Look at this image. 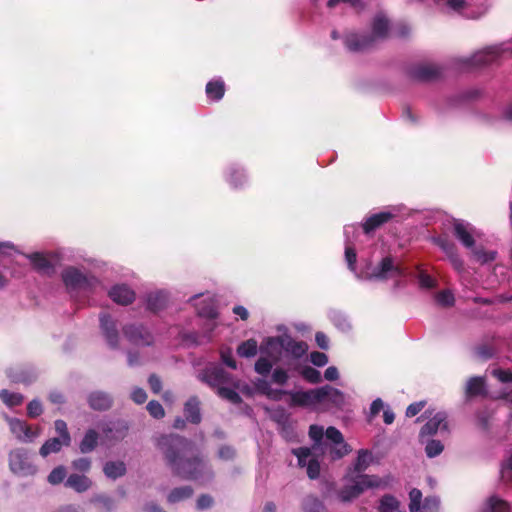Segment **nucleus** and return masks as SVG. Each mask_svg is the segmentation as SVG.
Masks as SVG:
<instances>
[{
	"instance_id": "obj_1",
	"label": "nucleus",
	"mask_w": 512,
	"mask_h": 512,
	"mask_svg": "<svg viewBox=\"0 0 512 512\" xmlns=\"http://www.w3.org/2000/svg\"><path fill=\"white\" fill-rule=\"evenodd\" d=\"M157 446L165 455L173 473L179 477L202 480L211 476L210 469L203 459H184L191 453V443L188 440L177 435H166L157 440Z\"/></svg>"
},
{
	"instance_id": "obj_2",
	"label": "nucleus",
	"mask_w": 512,
	"mask_h": 512,
	"mask_svg": "<svg viewBox=\"0 0 512 512\" xmlns=\"http://www.w3.org/2000/svg\"><path fill=\"white\" fill-rule=\"evenodd\" d=\"M200 380L217 390V394L231 403H240L241 398L237 391L246 395L252 394V389L242 384L226 373L217 365L208 366L199 376Z\"/></svg>"
},
{
	"instance_id": "obj_3",
	"label": "nucleus",
	"mask_w": 512,
	"mask_h": 512,
	"mask_svg": "<svg viewBox=\"0 0 512 512\" xmlns=\"http://www.w3.org/2000/svg\"><path fill=\"white\" fill-rule=\"evenodd\" d=\"M358 231V228L354 225H347L344 228V235L346 237V246H345V259L348 265V268L356 274V276L360 279L369 278V279H378V280H387L398 278L403 275V268L394 262V260L390 257L384 258L379 266H377L371 274H358L356 271V251L350 241V236L354 235Z\"/></svg>"
},
{
	"instance_id": "obj_4",
	"label": "nucleus",
	"mask_w": 512,
	"mask_h": 512,
	"mask_svg": "<svg viewBox=\"0 0 512 512\" xmlns=\"http://www.w3.org/2000/svg\"><path fill=\"white\" fill-rule=\"evenodd\" d=\"M386 484L387 482L377 475L353 474L347 471L341 487L337 490V499L343 503H350L368 489L385 487Z\"/></svg>"
},
{
	"instance_id": "obj_5",
	"label": "nucleus",
	"mask_w": 512,
	"mask_h": 512,
	"mask_svg": "<svg viewBox=\"0 0 512 512\" xmlns=\"http://www.w3.org/2000/svg\"><path fill=\"white\" fill-rule=\"evenodd\" d=\"M389 28L390 25L386 16L377 14L372 22V33L370 36L351 33L346 36L345 45L350 51H363L373 46L378 40L386 38Z\"/></svg>"
},
{
	"instance_id": "obj_6",
	"label": "nucleus",
	"mask_w": 512,
	"mask_h": 512,
	"mask_svg": "<svg viewBox=\"0 0 512 512\" xmlns=\"http://www.w3.org/2000/svg\"><path fill=\"white\" fill-rule=\"evenodd\" d=\"M255 388L258 392L272 400H280L282 395L288 394L291 399V405L315 410L314 389L307 391L286 392L280 389H273L271 385L263 379H259L255 382Z\"/></svg>"
},
{
	"instance_id": "obj_7",
	"label": "nucleus",
	"mask_w": 512,
	"mask_h": 512,
	"mask_svg": "<svg viewBox=\"0 0 512 512\" xmlns=\"http://www.w3.org/2000/svg\"><path fill=\"white\" fill-rule=\"evenodd\" d=\"M315 410L327 409L332 406H341L344 403V395L341 391L329 385L314 389Z\"/></svg>"
},
{
	"instance_id": "obj_8",
	"label": "nucleus",
	"mask_w": 512,
	"mask_h": 512,
	"mask_svg": "<svg viewBox=\"0 0 512 512\" xmlns=\"http://www.w3.org/2000/svg\"><path fill=\"white\" fill-rule=\"evenodd\" d=\"M503 49L499 46H491L477 51L471 57L462 58L460 61L464 68H475L494 62L501 54Z\"/></svg>"
},
{
	"instance_id": "obj_9",
	"label": "nucleus",
	"mask_w": 512,
	"mask_h": 512,
	"mask_svg": "<svg viewBox=\"0 0 512 512\" xmlns=\"http://www.w3.org/2000/svg\"><path fill=\"white\" fill-rule=\"evenodd\" d=\"M425 414L429 418L427 423L422 427L419 437L420 441L424 443L426 436H432L438 432H446L448 430L447 415L445 412L426 411Z\"/></svg>"
},
{
	"instance_id": "obj_10",
	"label": "nucleus",
	"mask_w": 512,
	"mask_h": 512,
	"mask_svg": "<svg viewBox=\"0 0 512 512\" xmlns=\"http://www.w3.org/2000/svg\"><path fill=\"white\" fill-rule=\"evenodd\" d=\"M294 455L298 459V464L301 467H307V474L309 478L315 479L320 474V464L317 460L318 451L311 450L310 448H298L293 450Z\"/></svg>"
},
{
	"instance_id": "obj_11",
	"label": "nucleus",
	"mask_w": 512,
	"mask_h": 512,
	"mask_svg": "<svg viewBox=\"0 0 512 512\" xmlns=\"http://www.w3.org/2000/svg\"><path fill=\"white\" fill-rule=\"evenodd\" d=\"M62 277L65 285L70 289L91 288L98 283L97 279L84 275L74 267L66 268Z\"/></svg>"
},
{
	"instance_id": "obj_12",
	"label": "nucleus",
	"mask_w": 512,
	"mask_h": 512,
	"mask_svg": "<svg viewBox=\"0 0 512 512\" xmlns=\"http://www.w3.org/2000/svg\"><path fill=\"white\" fill-rule=\"evenodd\" d=\"M9 464L11 471L20 476L32 475L36 472L35 466L30 463L27 453L22 449L10 453Z\"/></svg>"
},
{
	"instance_id": "obj_13",
	"label": "nucleus",
	"mask_w": 512,
	"mask_h": 512,
	"mask_svg": "<svg viewBox=\"0 0 512 512\" xmlns=\"http://www.w3.org/2000/svg\"><path fill=\"white\" fill-rule=\"evenodd\" d=\"M9 424L11 433L21 442H32L41 434V430L36 428L33 430L24 421L16 418H6Z\"/></svg>"
},
{
	"instance_id": "obj_14",
	"label": "nucleus",
	"mask_w": 512,
	"mask_h": 512,
	"mask_svg": "<svg viewBox=\"0 0 512 512\" xmlns=\"http://www.w3.org/2000/svg\"><path fill=\"white\" fill-rule=\"evenodd\" d=\"M455 237L468 249H473L475 237L479 236L478 231L470 223L463 220H455L453 223Z\"/></svg>"
},
{
	"instance_id": "obj_15",
	"label": "nucleus",
	"mask_w": 512,
	"mask_h": 512,
	"mask_svg": "<svg viewBox=\"0 0 512 512\" xmlns=\"http://www.w3.org/2000/svg\"><path fill=\"white\" fill-rule=\"evenodd\" d=\"M325 436L326 439L334 444V447L331 448L333 459L341 458L351 451L349 445L344 442L342 433L335 427H329L325 432Z\"/></svg>"
},
{
	"instance_id": "obj_16",
	"label": "nucleus",
	"mask_w": 512,
	"mask_h": 512,
	"mask_svg": "<svg viewBox=\"0 0 512 512\" xmlns=\"http://www.w3.org/2000/svg\"><path fill=\"white\" fill-rule=\"evenodd\" d=\"M282 351H284L282 336L268 337L262 342L260 346L261 354L268 357L275 363L280 360Z\"/></svg>"
},
{
	"instance_id": "obj_17",
	"label": "nucleus",
	"mask_w": 512,
	"mask_h": 512,
	"mask_svg": "<svg viewBox=\"0 0 512 512\" xmlns=\"http://www.w3.org/2000/svg\"><path fill=\"white\" fill-rule=\"evenodd\" d=\"M108 295L112 301L120 305H128L135 299V292L124 284L113 286Z\"/></svg>"
},
{
	"instance_id": "obj_18",
	"label": "nucleus",
	"mask_w": 512,
	"mask_h": 512,
	"mask_svg": "<svg viewBox=\"0 0 512 512\" xmlns=\"http://www.w3.org/2000/svg\"><path fill=\"white\" fill-rule=\"evenodd\" d=\"M124 333L137 345H149L152 343L151 334L143 327L129 326L124 329Z\"/></svg>"
},
{
	"instance_id": "obj_19",
	"label": "nucleus",
	"mask_w": 512,
	"mask_h": 512,
	"mask_svg": "<svg viewBox=\"0 0 512 512\" xmlns=\"http://www.w3.org/2000/svg\"><path fill=\"white\" fill-rule=\"evenodd\" d=\"M283 349L285 352L291 354L292 356L298 358V357H301L302 355H304L307 350H308V346L305 342H297L295 340H293L290 336L288 335H283Z\"/></svg>"
},
{
	"instance_id": "obj_20",
	"label": "nucleus",
	"mask_w": 512,
	"mask_h": 512,
	"mask_svg": "<svg viewBox=\"0 0 512 512\" xmlns=\"http://www.w3.org/2000/svg\"><path fill=\"white\" fill-rule=\"evenodd\" d=\"M373 456L372 453L368 450H360L358 452V456L356 461L353 464V467L349 468L348 471L353 472V474H363L372 463Z\"/></svg>"
},
{
	"instance_id": "obj_21",
	"label": "nucleus",
	"mask_w": 512,
	"mask_h": 512,
	"mask_svg": "<svg viewBox=\"0 0 512 512\" xmlns=\"http://www.w3.org/2000/svg\"><path fill=\"white\" fill-rule=\"evenodd\" d=\"M392 214L388 211H382L370 216L363 225V229L365 233H369L379 227L380 225L386 223L388 220L392 218Z\"/></svg>"
},
{
	"instance_id": "obj_22",
	"label": "nucleus",
	"mask_w": 512,
	"mask_h": 512,
	"mask_svg": "<svg viewBox=\"0 0 512 512\" xmlns=\"http://www.w3.org/2000/svg\"><path fill=\"white\" fill-rule=\"evenodd\" d=\"M101 328L111 346H115L118 342V333L114 322L107 315L100 317Z\"/></svg>"
},
{
	"instance_id": "obj_23",
	"label": "nucleus",
	"mask_w": 512,
	"mask_h": 512,
	"mask_svg": "<svg viewBox=\"0 0 512 512\" xmlns=\"http://www.w3.org/2000/svg\"><path fill=\"white\" fill-rule=\"evenodd\" d=\"M110 396L103 392H93L89 396V404L95 410H105L111 406Z\"/></svg>"
},
{
	"instance_id": "obj_24",
	"label": "nucleus",
	"mask_w": 512,
	"mask_h": 512,
	"mask_svg": "<svg viewBox=\"0 0 512 512\" xmlns=\"http://www.w3.org/2000/svg\"><path fill=\"white\" fill-rule=\"evenodd\" d=\"M225 84L221 79L209 81L206 85L207 97L211 100L218 101L224 96Z\"/></svg>"
},
{
	"instance_id": "obj_25",
	"label": "nucleus",
	"mask_w": 512,
	"mask_h": 512,
	"mask_svg": "<svg viewBox=\"0 0 512 512\" xmlns=\"http://www.w3.org/2000/svg\"><path fill=\"white\" fill-rule=\"evenodd\" d=\"M66 486L76 490L77 492H84L91 486V481L84 475L72 474L66 481Z\"/></svg>"
},
{
	"instance_id": "obj_26",
	"label": "nucleus",
	"mask_w": 512,
	"mask_h": 512,
	"mask_svg": "<svg viewBox=\"0 0 512 512\" xmlns=\"http://www.w3.org/2000/svg\"><path fill=\"white\" fill-rule=\"evenodd\" d=\"M103 471L107 478L114 480L125 474L126 467L121 461H110L104 465Z\"/></svg>"
},
{
	"instance_id": "obj_27",
	"label": "nucleus",
	"mask_w": 512,
	"mask_h": 512,
	"mask_svg": "<svg viewBox=\"0 0 512 512\" xmlns=\"http://www.w3.org/2000/svg\"><path fill=\"white\" fill-rule=\"evenodd\" d=\"M510 507L509 504L496 497L492 496L490 497L487 502L485 503V506L483 508V512H509Z\"/></svg>"
},
{
	"instance_id": "obj_28",
	"label": "nucleus",
	"mask_w": 512,
	"mask_h": 512,
	"mask_svg": "<svg viewBox=\"0 0 512 512\" xmlns=\"http://www.w3.org/2000/svg\"><path fill=\"white\" fill-rule=\"evenodd\" d=\"M70 443H64L63 439L53 438L46 441L40 448V454L43 457L48 456L51 453H57L63 446H68Z\"/></svg>"
},
{
	"instance_id": "obj_29",
	"label": "nucleus",
	"mask_w": 512,
	"mask_h": 512,
	"mask_svg": "<svg viewBox=\"0 0 512 512\" xmlns=\"http://www.w3.org/2000/svg\"><path fill=\"white\" fill-rule=\"evenodd\" d=\"M485 391V382L482 377H472L467 381L466 394L467 396H478Z\"/></svg>"
},
{
	"instance_id": "obj_30",
	"label": "nucleus",
	"mask_w": 512,
	"mask_h": 512,
	"mask_svg": "<svg viewBox=\"0 0 512 512\" xmlns=\"http://www.w3.org/2000/svg\"><path fill=\"white\" fill-rule=\"evenodd\" d=\"M197 311L199 316L207 318L208 320H213L217 316V311L215 307L214 300L211 297H207L203 300V305H197Z\"/></svg>"
},
{
	"instance_id": "obj_31",
	"label": "nucleus",
	"mask_w": 512,
	"mask_h": 512,
	"mask_svg": "<svg viewBox=\"0 0 512 512\" xmlns=\"http://www.w3.org/2000/svg\"><path fill=\"white\" fill-rule=\"evenodd\" d=\"M492 375L501 383L507 384L506 391L503 392V397L508 398L512 394V373L509 370L494 369Z\"/></svg>"
},
{
	"instance_id": "obj_32",
	"label": "nucleus",
	"mask_w": 512,
	"mask_h": 512,
	"mask_svg": "<svg viewBox=\"0 0 512 512\" xmlns=\"http://www.w3.org/2000/svg\"><path fill=\"white\" fill-rule=\"evenodd\" d=\"M28 258L38 271L47 272L52 267L50 259L43 253H33Z\"/></svg>"
},
{
	"instance_id": "obj_33",
	"label": "nucleus",
	"mask_w": 512,
	"mask_h": 512,
	"mask_svg": "<svg viewBox=\"0 0 512 512\" xmlns=\"http://www.w3.org/2000/svg\"><path fill=\"white\" fill-rule=\"evenodd\" d=\"M185 415L192 423L200 422L199 401L196 398H191L186 402Z\"/></svg>"
},
{
	"instance_id": "obj_34",
	"label": "nucleus",
	"mask_w": 512,
	"mask_h": 512,
	"mask_svg": "<svg viewBox=\"0 0 512 512\" xmlns=\"http://www.w3.org/2000/svg\"><path fill=\"white\" fill-rule=\"evenodd\" d=\"M257 349V341L254 339H249L247 341L242 342L238 346L237 353L240 357L250 358L256 355Z\"/></svg>"
},
{
	"instance_id": "obj_35",
	"label": "nucleus",
	"mask_w": 512,
	"mask_h": 512,
	"mask_svg": "<svg viewBox=\"0 0 512 512\" xmlns=\"http://www.w3.org/2000/svg\"><path fill=\"white\" fill-rule=\"evenodd\" d=\"M166 302L167 295L162 291L152 293L148 297V307L153 311H157L163 308Z\"/></svg>"
},
{
	"instance_id": "obj_36",
	"label": "nucleus",
	"mask_w": 512,
	"mask_h": 512,
	"mask_svg": "<svg viewBox=\"0 0 512 512\" xmlns=\"http://www.w3.org/2000/svg\"><path fill=\"white\" fill-rule=\"evenodd\" d=\"M97 444V434L94 430H89L80 443V450L83 453L92 451Z\"/></svg>"
},
{
	"instance_id": "obj_37",
	"label": "nucleus",
	"mask_w": 512,
	"mask_h": 512,
	"mask_svg": "<svg viewBox=\"0 0 512 512\" xmlns=\"http://www.w3.org/2000/svg\"><path fill=\"white\" fill-rule=\"evenodd\" d=\"M471 251L475 260L481 264L492 262L496 258V252L492 250L485 251L483 249L474 247L473 249H471Z\"/></svg>"
},
{
	"instance_id": "obj_38",
	"label": "nucleus",
	"mask_w": 512,
	"mask_h": 512,
	"mask_svg": "<svg viewBox=\"0 0 512 512\" xmlns=\"http://www.w3.org/2000/svg\"><path fill=\"white\" fill-rule=\"evenodd\" d=\"M443 450L444 445L439 440L431 439L425 443V453L429 458H434L440 455Z\"/></svg>"
},
{
	"instance_id": "obj_39",
	"label": "nucleus",
	"mask_w": 512,
	"mask_h": 512,
	"mask_svg": "<svg viewBox=\"0 0 512 512\" xmlns=\"http://www.w3.org/2000/svg\"><path fill=\"white\" fill-rule=\"evenodd\" d=\"M0 398L8 407L18 406L23 401V396L21 394L10 393L7 390L0 391Z\"/></svg>"
},
{
	"instance_id": "obj_40",
	"label": "nucleus",
	"mask_w": 512,
	"mask_h": 512,
	"mask_svg": "<svg viewBox=\"0 0 512 512\" xmlns=\"http://www.w3.org/2000/svg\"><path fill=\"white\" fill-rule=\"evenodd\" d=\"M309 435L311 439L315 442L314 446L310 449L315 451H322L321 440L324 435L323 427L318 425H312L309 430Z\"/></svg>"
},
{
	"instance_id": "obj_41",
	"label": "nucleus",
	"mask_w": 512,
	"mask_h": 512,
	"mask_svg": "<svg viewBox=\"0 0 512 512\" xmlns=\"http://www.w3.org/2000/svg\"><path fill=\"white\" fill-rule=\"evenodd\" d=\"M192 495V489L188 486L176 488L168 495V501L175 503L183 499L189 498Z\"/></svg>"
},
{
	"instance_id": "obj_42",
	"label": "nucleus",
	"mask_w": 512,
	"mask_h": 512,
	"mask_svg": "<svg viewBox=\"0 0 512 512\" xmlns=\"http://www.w3.org/2000/svg\"><path fill=\"white\" fill-rule=\"evenodd\" d=\"M274 361L261 354L260 358L255 363V371L260 375H267L271 369Z\"/></svg>"
},
{
	"instance_id": "obj_43",
	"label": "nucleus",
	"mask_w": 512,
	"mask_h": 512,
	"mask_svg": "<svg viewBox=\"0 0 512 512\" xmlns=\"http://www.w3.org/2000/svg\"><path fill=\"white\" fill-rule=\"evenodd\" d=\"M409 510L410 512H419L421 508L422 493L419 489H412L409 493Z\"/></svg>"
},
{
	"instance_id": "obj_44",
	"label": "nucleus",
	"mask_w": 512,
	"mask_h": 512,
	"mask_svg": "<svg viewBox=\"0 0 512 512\" xmlns=\"http://www.w3.org/2000/svg\"><path fill=\"white\" fill-rule=\"evenodd\" d=\"M300 374L310 383L316 384L321 382V373L312 367H304L300 370Z\"/></svg>"
},
{
	"instance_id": "obj_45",
	"label": "nucleus",
	"mask_w": 512,
	"mask_h": 512,
	"mask_svg": "<svg viewBox=\"0 0 512 512\" xmlns=\"http://www.w3.org/2000/svg\"><path fill=\"white\" fill-rule=\"evenodd\" d=\"M303 507L305 512H320L322 503L316 497L309 496L304 500Z\"/></svg>"
},
{
	"instance_id": "obj_46",
	"label": "nucleus",
	"mask_w": 512,
	"mask_h": 512,
	"mask_svg": "<svg viewBox=\"0 0 512 512\" xmlns=\"http://www.w3.org/2000/svg\"><path fill=\"white\" fill-rule=\"evenodd\" d=\"M66 476V470L64 467L59 466L51 471L48 476L49 483L55 485L61 483Z\"/></svg>"
},
{
	"instance_id": "obj_47",
	"label": "nucleus",
	"mask_w": 512,
	"mask_h": 512,
	"mask_svg": "<svg viewBox=\"0 0 512 512\" xmlns=\"http://www.w3.org/2000/svg\"><path fill=\"white\" fill-rule=\"evenodd\" d=\"M440 501L437 497H427L419 512H438Z\"/></svg>"
},
{
	"instance_id": "obj_48",
	"label": "nucleus",
	"mask_w": 512,
	"mask_h": 512,
	"mask_svg": "<svg viewBox=\"0 0 512 512\" xmlns=\"http://www.w3.org/2000/svg\"><path fill=\"white\" fill-rule=\"evenodd\" d=\"M418 281L420 287L425 289H431L436 285V280L425 273L423 270H420L418 273Z\"/></svg>"
},
{
	"instance_id": "obj_49",
	"label": "nucleus",
	"mask_w": 512,
	"mask_h": 512,
	"mask_svg": "<svg viewBox=\"0 0 512 512\" xmlns=\"http://www.w3.org/2000/svg\"><path fill=\"white\" fill-rule=\"evenodd\" d=\"M55 431L59 434V438L64 440V443H70V435L67 430V425L63 420H56L54 423Z\"/></svg>"
},
{
	"instance_id": "obj_50",
	"label": "nucleus",
	"mask_w": 512,
	"mask_h": 512,
	"mask_svg": "<svg viewBox=\"0 0 512 512\" xmlns=\"http://www.w3.org/2000/svg\"><path fill=\"white\" fill-rule=\"evenodd\" d=\"M436 301L442 306H451L454 303V296L451 291L445 290L436 295Z\"/></svg>"
},
{
	"instance_id": "obj_51",
	"label": "nucleus",
	"mask_w": 512,
	"mask_h": 512,
	"mask_svg": "<svg viewBox=\"0 0 512 512\" xmlns=\"http://www.w3.org/2000/svg\"><path fill=\"white\" fill-rule=\"evenodd\" d=\"M147 410L154 418H162L164 416V409L157 401H150L147 405Z\"/></svg>"
},
{
	"instance_id": "obj_52",
	"label": "nucleus",
	"mask_w": 512,
	"mask_h": 512,
	"mask_svg": "<svg viewBox=\"0 0 512 512\" xmlns=\"http://www.w3.org/2000/svg\"><path fill=\"white\" fill-rule=\"evenodd\" d=\"M103 431L105 432V437L109 442L122 439V438H124V436L126 434L125 428L116 429L115 432L113 431L112 428H109L107 430L104 429Z\"/></svg>"
},
{
	"instance_id": "obj_53",
	"label": "nucleus",
	"mask_w": 512,
	"mask_h": 512,
	"mask_svg": "<svg viewBox=\"0 0 512 512\" xmlns=\"http://www.w3.org/2000/svg\"><path fill=\"white\" fill-rule=\"evenodd\" d=\"M311 362L318 367L325 366L328 363V357L325 353L322 352H312L310 355Z\"/></svg>"
},
{
	"instance_id": "obj_54",
	"label": "nucleus",
	"mask_w": 512,
	"mask_h": 512,
	"mask_svg": "<svg viewBox=\"0 0 512 512\" xmlns=\"http://www.w3.org/2000/svg\"><path fill=\"white\" fill-rule=\"evenodd\" d=\"M288 380L287 372L282 368L274 369L272 373V381L279 385H284Z\"/></svg>"
},
{
	"instance_id": "obj_55",
	"label": "nucleus",
	"mask_w": 512,
	"mask_h": 512,
	"mask_svg": "<svg viewBox=\"0 0 512 512\" xmlns=\"http://www.w3.org/2000/svg\"><path fill=\"white\" fill-rule=\"evenodd\" d=\"M27 413L30 417L35 418L42 413V405L38 400L31 401L27 406Z\"/></svg>"
},
{
	"instance_id": "obj_56",
	"label": "nucleus",
	"mask_w": 512,
	"mask_h": 512,
	"mask_svg": "<svg viewBox=\"0 0 512 512\" xmlns=\"http://www.w3.org/2000/svg\"><path fill=\"white\" fill-rule=\"evenodd\" d=\"M221 359L228 367L236 369L237 365L230 349L221 351Z\"/></svg>"
},
{
	"instance_id": "obj_57",
	"label": "nucleus",
	"mask_w": 512,
	"mask_h": 512,
	"mask_svg": "<svg viewBox=\"0 0 512 512\" xmlns=\"http://www.w3.org/2000/svg\"><path fill=\"white\" fill-rule=\"evenodd\" d=\"M436 243L446 253L447 256L456 252V248H455L454 244L450 243L449 241H447L445 239L439 238V239H437Z\"/></svg>"
},
{
	"instance_id": "obj_58",
	"label": "nucleus",
	"mask_w": 512,
	"mask_h": 512,
	"mask_svg": "<svg viewBox=\"0 0 512 512\" xmlns=\"http://www.w3.org/2000/svg\"><path fill=\"white\" fill-rule=\"evenodd\" d=\"M425 406V402L420 401L410 404L406 409V416L413 417L417 415Z\"/></svg>"
},
{
	"instance_id": "obj_59",
	"label": "nucleus",
	"mask_w": 512,
	"mask_h": 512,
	"mask_svg": "<svg viewBox=\"0 0 512 512\" xmlns=\"http://www.w3.org/2000/svg\"><path fill=\"white\" fill-rule=\"evenodd\" d=\"M244 179V173L240 169H233L230 174V182L235 186H239L242 184V180Z\"/></svg>"
},
{
	"instance_id": "obj_60",
	"label": "nucleus",
	"mask_w": 512,
	"mask_h": 512,
	"mask_svg": "<svg viewBox=\"0 0 512 512\" xmlns=\"http://www.w3.org/2000/svg\"><path fill=\"white\" fill-rule=\"evenodd\" d=\"M131 398L133 399L134 402L142 404L146 401L147 394L143 389L135 388L131 393Z\"/></svg>"
},
{
	"instance_id": "obj_61",
	"label": "nucleus",
	"mask_w": 512,
	"mask_h": 512,
	"mask_svg": "<svg viewBox=\"0 0 512 512\" xmlns=\"http://www.w3.org/2000/svg\"><path fill=\"white\" fill-rule=\"evenodd\" d=\"M73 467L79 471H88L90 469V460L88 458H80L73 462Z\"/></svg>"
},
{
	"instance_id": "obj_62",
	"label": "nucleus",
	"mask_w": 512,
	"mask_h": 512,
	"mask_svg": "<svg viewBox=\"0 0 512 512\" xmlns=\"http://www.w3.org/2000/svg\"><path fill=\"white\" fill-rule=\"evenodd\" d=\"M324 377L328 381H335L339 378L338 369L335 366H329L325 372Z\"/></svg>"
},
{
	"instance_id": "obj_63",
	"label": "nucleus",
	"mask_w": 512,
	"mask_h": 512,
	"mask_svg": "<svg viewBox=\"0 0 512 512\" xmlns=\"http://www.w3.org/2000/svg\"><path fill=\"white\" fill-rule=\"evenodd\" d=\"M452 266L457 270L461 271L463 269V261L457 254V252L452 253L448 256Z\"/></svg>"
},
{
	"instance_id": "obj_64",
	"label": "nucleus",
	"mask_w": 512,
	"mask_h": 512,
	"mask_svg": "<svg viewBox=\"0 0 512 512\" xmlns=\"http://www.w3.org/2000/svg\"><path fill=\"white\" fill-rule=\"evenodd\" d=\"M315 340H316L317 345H318L321 349H328L329 341H328L327 336H326L324 333H322V332H317V333H316V336H315Z\"/></svg>"
}]
</instances>
